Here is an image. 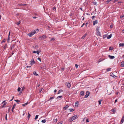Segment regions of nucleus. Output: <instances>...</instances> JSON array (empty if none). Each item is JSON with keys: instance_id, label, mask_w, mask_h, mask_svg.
Listing matches in <instances>:
<instances>
[{"instance_id": "864d4df0", "label": "nucleus", "mask_w": 124, "mask_h": 124, "mask_svg": "<svg viewBox=\"0 0 124 124\" xmlns=\"http://www.w3.org/2000/svg\"><path fill=\"white\" fill-rule=\"evenodd\" d=\"M25 89V87L24 86H23L22 88V90H23Z\"/></svg>"}, {"instance_id": "2eb2a0df", "label": "nucleus", "mask_w": 124, "mask_h": 124, "mask_svg": "<svg viewBox=\"0 0 124 124\" xmlns=\"http://www.w3.org/2000/svg\"><path fill=\"white\" fill-rule=\"evenodd\" d=\"M87 35V34L86 33L82 37L81 39H83Z\"/></svg>"}, {"instance_id": "4c0bfd02", "label": "nucleus", "mask_w": 124, "mask_h": 124, "mask_svg": "<svg viewBox=\"0 0 124 124\" xmlns=\"http://www.w3.org/2000/svg\"><path fill=\"white\" fill-rule=\"evenodd\" d=\"M20 89H21V88L20 87H19L18 88V89H17L18 91V92L20 91Z\"/></svg>"}, {"instance_id": "69168bd1", "label": "nucleus", "mask_w": 124, "mask_h": 124, "mask_svg": "<svg viewBox=\"0 0 124 124\" xmlns=\"http://www.w3.org/2000/svg\"><path fill=\"white\" fill-rule=\"evenodd\" d=\"M56 91H57L56 90V89H55V90H54V93H55V92H56Z\"/></svg>"}, {"instance_id": "dca6fc26", "label": "nucleus", "mask_w": 124, "mask_h": 124, "mask_svg": "<svg viewBox=\"0 0 124 124\" xmlns=\"http://www.w3.org/2000/svg\"><path fill=\"white\" fill-rule=\"evenodd\" d=\"M110 76L112 77H113L114 78H115V77H116L115 75L113 74V73H111L110 74Z\"/></svg>"}, {"instance_id": "5fc2aeb1", "label": "nucleus", "mask_w": 124, "mask_h": 124, "mask_svg": "<svg viewBox=\"0 0 124 124\" xmlns=\"http://www.w3.org/2000/svg\"><path fill=\"white\" fill-rule=\"evenodd\" d=\"M85 25V23H84L81 26V27H83V26Z\"/></svg>"}, {"instance_id": "0eeeda50", "label": "nucleus", "mask_w": 124, "mask_h": 124, "mask_svg": "<svg viewBox=\"0 0 124 124\" xmlns=\"http://www.w3.org/2000/svg\"><path fill=\"white\" fill-rule=\"evenodd\" d=\"M89 93L88 92H87L86 93V95L85 96V98H87L88 97V96L89 95Z\"/></svg>"}, {"instance_id": "9d476101", "label": "nucleus", "mask_w": 124, "mask_h": 124, "mask_svg": "<svg viewBox=\"0 0 124 124\" xmlns=\"http://www.w3.org/2000/svg\"><path fill=\"white\" fill-rule=\"evenodd\" d=\"M54 98V96L52 97L49 98V99L47 101H50V102Z\"/></svg>"}, {"instance_id": "f03ea898", "label": "nucleus", "mask_w": 124, "mask_h": 124, "mask_svg": "<svg viewBox=\"0 0 124 124\" xmlns=\"http://www.w3.org/2000/svg\"><path fill=\"white\" fill-rule=\"evenodd\" d=\"M100 28L99 27H97L96 28V34L97 35L100 36H101V34L100 32L99 31Z\"/></svg>"}, {"instance_id": "680f3d73", "label": "nucleus", "mask_w": 124, "mask_h": 124, "mask_svg": "<svg viewBox=\"0 0 124 124\" xmlns=\"http://www.w3.org/2000/svg\"><path fill=\"white\" fill-rule=\"evenodd\" d=\"M14 98V97H12V99L10 100V101H12V100H13V99Z\"/></svg>"}, {"instance_id": "f3484780", "label": "nucleus", "mask_w": 124, "mask_h": 124, "mask_svg": "<svg viewBox=\"0 0 124 124\" xmlns=\"http://www.w3.org/2000/svg\"><path fill=\"white\" fill-rule=\"evenodd\" d=\"M84 91H82L81 92L80 94V95L83 96L84 95Z\"/></svg>"}, {"instance_id": "bf43d9fd", "label": "nucleus", "mask_w": 124, "mask_h": 124, "mask_svg": "<svg viewBox=\"0 0 124 124\" xmlns=\"http://www.w3.org/2000/svg\"><path fill=\"white\" fill-rule=\"evenodd\" d=\"M22 93V91H21V92L20 91V92L19 93V95H21V93Z\"/></svg>"}, {"instance_id": "4be33fe9", "label": "nucleus", "mask_w": 124, "mask_h": 124, "mask_svg": "<svg viewBox=\"0 0 124 124\" xmlns=\"http://www.w3.org/2000/svg\"><path fill=\"white\" fill-rule=\"evenodd\" d=\"M33 74L34 75H35L36 76H38V75L36 73V72L35 71H34L33 72Z\"/></svg>"}, {"instance_id": "774afa93", "label": "nucleus", "mask_w": 124, "mask_h": 124, "mask_svg": "<svg viewBox=\"0 0 124 124\" xmlns=\"http://www.w3.org/2000/svg\"><path fill=\"white\" fill-rule=\"evenodd\" d=\"M122 32L123 33H124V29L122 31Z\"/></svg>"}, {"instance_id": "37998d69", "label": "nucleus", "mask_w": 124, "mask_h": 124, "mask_svg": "<svg viewBox=\"0 0 124 124\" xmlns=\"http://www.w3.org/2000/svg\"><path fill=\"white\" fill-rule=\"evenodd\" d=\"M62 123H63L62 121H61L59 123L57 124H62Z\"/></svg>"}, {"instance_id": "1a4fd4ad", "label": "nucleus", "mask_w": 124, "mask_h": 124, "mask_svg": "<svg viewBox=\"0 0 124 124\" xmlns=\"http://www.w3.org/2000/svg\"><path fill=\"white\" fill-rule=\"evenodd\" d=\"M108 56L111 59H113L115 58L114 56H111L110 55H109Z\"/></svg>"}, {"instance_id": "c03bdc74", "label": "nucleus", "mask_w": 124, "mask_h": 124, "mask_svg": "<svg viewBox=\"0 0 124 124\" xmlns=\"http://www.w3.org/2000/svg\"><path fill=\"white\" fill-rule=\"evenodd\" d=\"M95 16H93L92 17V19H93V20L94 18V17H95Z\"/></svg>"}, {"instance_id": "b1692460", "label": "nucleus", "mask_w": 124, "mask_h": 124, "mask_svg": "<svg viewBox=\"0 0 124 124\" xmlns=\"http://www.w3.org/2000/svg\"><path fill=\"white\" fill-rule=\"evenodd\" d=\"M41 122L43 123H45L46 122V120L45 119L43 120H42Z\"/></svg>"}, {"instance_id": "a211bd4d", "label": "nucleus", "mask_w": 124, "mask_h": 124, "mask_svg": "<svg viewBox=\"0 0 124 124\" xmlns=\"http://www.w3.org/2000/svg\"><path fill=\"white\" fill-rule=\"evenodd\" d=\"M112 36V34H111L110 35H109L107 37L108 39H110Z\"/></svg>"}, {"instance_id": "052dcab7", "label": "nucleus", "mask_w": 124, "mask_h": 124, "mask_svg": "<svg viewBox=\"0 0 124 124\" xmlns=\"http://www.w3.org/2000/svg\"><path fill=\"white\" fill-rule=\"evenodd\" d=\"M118 0H115L114 1V2L115 3L116 2V1H118Z\"/></svg>"}, {"instance_id": "393cba45", "label": "nucleus", "mask_w": 124, "mask_h": 124, "mask_svg": "<svg viewBox=\"0 0 124 124\" xmlns=\"http://www.w3.org/2000/svg\"><path fill=\"white\" fill-rule=\"evenodd\" d=\"M111 70V68H108L107 69L106 71H110Z\"/></svg>"}, {"instance_id": "423d86ee", "label": "nucleus", "mask_w": 124, "mask_h": 124, "mask_svg": "<svg viewBox=\"0 0 124 124\" xmlns=\"http://www.w3.org/2000/svg\"><path fill=\"white\" fill-rule=\"evenodd\" d=\"M65 84L68 88H70L71 86V84L69 82H67Z\"/></svg>"}, {"instance_id": "72a5a7b5", "label": "nucleus", "mask_w": 124, "mask_h": 124, "mask_svg": "<svg viewBox=\"0 0 124 124\" xmlns=\"http://www.w3.org/2000/svg\"><path fill=\"white\" fill-rule=\"evenodd\" d=\"M15 101H16L17 103H18V102H19L20 101H19V100H15Z\"/></svg>"}, {"instance_id": "412c9836", "label": "nucleus", "mask_w": 124, "mask_h": 124, "mask_svg": "<svg viewBox=\"0 0 124 124\" xmlns=\"http://www.w3.org/2000/svg\"><path fill=\"white\" fill-rule=\"evenodd\" d=\"M78 105V102L77 101L75 103V106L77 107Z\"/></svg>"}, {"instance_id": "6e6d98bb", "label": "nucleus", "mask_w": 124, "mask_h": 124, "mask_svg": "<svg viewBox=\"0 0 124 124\" xmlns=\"http://www.w3.org/2000/svg\"><path fill=\"white\" fill-rule=\"evenodd\" d=\"M9 39H9V37L8 36V42H9Z\"/></svg>"}, {"instance_id": "39448f33", "label": "nucleus", "mask_w": 124, "mask_h": 124, "mask_svg": "<svg viewBox=\"0 0 124 124\" xmlns=\"http://www.w3.org/2000/svg\"><path fill=\"white\" fill-rule=\"evenodd\" d=\"M35 63L33 58L32 59L31 61V65H32L35 64Z\"/></svg>"}, {"instance_id": "a878e982", "label": "nucleus", "mask_w": 124, "mask_h": 124, "mask_svg": "<svg viewBox=\"0 0 124 124\" xmlns=\"http://www.w3.org/2000/svg\"><path fill=\"white\" fill-rule=\"evenodd\" d=\"M6 104H7L6 102H4L3 104V105L2 106V108H3L4 107V106L6 105Z\"/></svg>"}, {"instance_id": "338daca9", "label": "nucleus", "mask_w": 124, "mask_h": 124, "mask_svg": "<svg viewBox=\"0 0 124 124\" xmlns=\"http://www.w3.org/2000/svg\"><path fill=\"white\" fill-rule=\"evenodd\" d=\"M64 70V68H62V71H63V70Z\"/></svg>"}, {"instance_id": "e433bc0d", "label": "nucleus", "mask_w": 124, "mask_h": 124, "mask_svg": "<svg viewBox=\"0 0 124 124\" xmlns=\"http://www.w3.org/2000/svg\"><path fill=\"white\" fill-rule=\"evenodd\" d=\"M113 49V48L112 47H110L109 48V50H111Z\"/></svg>"}, {"instance_id": "7ed1b4c3", "label": "nucleus", "mask_w": 124, "mask_h": 124, "mask_svg": "<svg viewBox=\"0 0 124 124\" xmlns=\"http://www.w3.org/2000/svg\"><path fill=\"white\" fill-rule=\"evenodd\" d=\"M36 33V31H33L31 32L30 33L28 34V35L30 37H31Z\"/></svg>"}, {"instance_id": "de8ad7c7", "label": "nucleus", "mask_w": 124, "mask_h": 124, "mask_svg": "<svg viewBox=\"0 0 124 124\" xmlns=\"http://www.w3.org/2000/svg\"><path fill=\"white\" fill-rule=\"evenodd\" d=\"M93 4L94 5H96V4H97V3L96 2H93Z\"/></svg>"}, {"instance_id": "a18cd8bd", "label": "nucleus", "mask_w": 124, "mask_h": 124, "mask_svg": "<svg viewBox=\"0 0 124 124\" xmlns=\"http://www.w3.org/2000/svg\"><path fill=\"white\" fill-rule=\"evenodd\" d=\"M20 23V21H19V22H18L16 24L17 25H19Z\"/></svg>"}, {"instance_id": "2f4dec72", "label": "nucleus", "mask_w": 124, "mask_h": 124, "mask_svg": "<svg viewBox=\"0 0 124 124\" xmlns=\"http://www.w3.org/2000/svg\"><path fill=\"white\" fill-rule=\"evenodd\" d=\"M111 111L113 112H116V110L115 109H112Z\"/></svg>"}, {"instance_id": "a19ab883", "label": "nucleus", "mask_w": 124, "mask_h": 124, "mask_svg": "<svg viewBox=\"0 0 124 124\" xmlns=\"http://www.w3.org/2000/svg\"><path fill=\"white\" fill-rule=\"evenodd\" d=\"M75 67L76 68H77L78 67V65L77 64H75Z\"/></svg>"}, {"instance_id": "ddd939ff", "label": "nucleus", "mask_w": 124, "mask_h": 124, "mask_svg": "<svg viewBox=\"0 0 124 124\" xmlns=\"http://www.w3.org/2000/svg\"><path fill=\"white\" fill-rule=\"evenodd\" d=\"M69 107V106H68V105H66L64 107H63V109H64L66 110L67 108H68Z\"/></svg>"}, {"instance_id": "aec40b11", "label": "nucleus", "mask_w": 124, "mask_h": 124, "mask_svg": "<svg viewBox=\"0 0 124 124\" xmlns=\"http://www.w3.org/2000/svg\"><path fill=\"white\" fill-rule=\"evenodd\" d=\"M121 65L122 67H124V62L122 61L121 63Z\"/></svg>"}, {"instance_id": "09e8293b", "label": "nucleus", "mask_w": 124, "mask_h": 124, "mask_svg": "<svg viewBox=\"0 0 124 124\" xmlns=\"http://www.w3.org/2000/svg\"><path fill=\"white\" fill-rule=\"evenodd\" d=\"M57 118H56L55 119H54V122H57Z\"/></svg>"}, {"instance_id": "c85d7f7f", "label": "nucleus", "mask_w": 124, "mask_h": 124, "mask_svg": "<svg viewBox=\"0 0 124 124\" xmlns=\"http://www.w3.org/2000/svg\"><path fill=\"white\" fill-rule=\"evenodd\" d=\"M62 91H63L62 90H60L58 91V94L60 93H61V92H62Z\"/></svg>"}, {"instance_id": "603ef678", "label": "nucleus", "mask_w": 124, "mask_h": 124, "mask_svg": "<svg viewBox=\"0 0 124 124\" xmlns=\"http://www.w3.org/2000/svg\"><path fill=\"white\" fill-rule=\"evenodd\" d=\"M124 16V15H122L120 16V18H123Z\"/></svg>"}, {"instance_id": "ea45409f", "label": "nucleus", "mask_w": 124, "mask_h": 124, "mask_svg": "<svg viewBox=\"0 0 124 124\" xmlns=\"http://www.w3.org/2000/svg\"><path fill=\"white\" fill-rule=\"evenodd\" d=\"M103 38L104 39H105L106 37V35H104L103 36Z\"/></svg>"}, {"instance_id": "f8f14e48", "label": "nucleus", "mask_w": 124, "mask_h": 124, "mask_svg": "<svg viewBox=\"0 0 124 124\" xmlns=\"http://www.w3.org/2000/svg\"><path fill=\"white\" fill-rule=\"evenodd\" d=\"M124 121V116H123L121 119V124H122Z\"/></svg>"}, {"instance_id": "5701e85b", "label": "nucleus", "mask_w": 124, "mask_h": 124, "mask_svg": "<svg viewBox=\"0 0 124 124\" xmlns=\"http://www.w3.org/2000/svg\"><path fill=\"white\" fill-rule=\"evenodd\" d=\"M28 104V102H27L26 103L22 104V105L23 106H25L27 105Z\"/></svg>"}, {"instance_id": "f704fd0d", "label": "nucleus", "mask_w": 124, "mask_h": 124, "mask_svg": "<svg viewBox=\"0 0 124 124\" xmlns=\"http://www.w3.org/2000/svg\"><path fill=\"white\" fill-rule=\"evenodd\" d=\"M101 100H99L98 101L100 105L101 104Z\"/></svg>"}, {"instance_id": "58836bf2", "label": "nucleus", "mask_w": 124, "mask_h": 124, "mask_svg": "<svg viewBox=\"0 0 124 124\" xmlns=\"http://www.w3.org/2000/svg\"><path fill=\"white\" fill-rule=\"evenodd\" d=\"M15 47V45H13L11 47V49H12L14 48Z\"/></svg>"}, {"instance_id": "49530a36", "label": "nucleus", "mask_w": 124, "mask_h": 124, "mask_svg": "<svg viewBox=\"0 0 124 124\" xmlns=\"http://www.w3.org/2000/svg\"><path fill=\"white\" fill-rule=\"evenodd\" d=\"M111 0H108L106 1V2H107V3H108Z\"/></svg>"}, {"instance_id": "13d9d810", "label": "nucleus", "mask_w": 124, "mask_h": 124, "mask_svg": "<svg viewBox=\"0 0 124 124\" xmlns=\"http://www.w3.org/2000/svg\"><path fill=\"white\" fill-rule=\"evenodd\" d=\"M6 40L5 39H4V40H3L2 41V43L5 42V41H6Z\"/></svg>"}, {"instance_id": "4d7b16f0", "label": "nucleus", "mask_w": 124, "mask_h": 124, "mask_svg": "<svg viewBox=\"0 0 124 124\" xmlns=\"http://www.w3.org/2000/svg\"><path fill=\"white\" fill-rule=\"evenodd\" d=\"M54 38H52L51 39V41L52 40H54Z\"/></svg>"}, {"instance_id": "79ce46f5", "label": "nucleus", "mask_w": 124, "mask_h": 124, "mask_svg": "<svg viewBox=\"0 0 124 124\" xmlns=\"http://www.w3.org/2000/svg\"><path fill=\"white\" fill-rule=\"evenodd\" d=\"M38 60L40 61V62H41V59L40 58H38L37 59Z\"/></svg>"}, {"instance_id": "6ab92c4d", "label": "nucleus", "mask_w": 124, "mask_h": 124, "mask_svg": "<svg viewBox=\"0 0 124 124\" xmlns=\"http://www.w3.org/2000/svg\"><path fill=\"white\" fill-rule=\"evenodd\" d=\"M69 110H70V112H72L74 111V109L73 108H70L69 109Z\"/></svg>"}, {"instance_id": "473e14b6", "label": "nucleus", "mask_w": 124, "mask_h": 124, "mask_svg": "<svg viewBox=\"0 0 124 124\" xmlns=\"http://www.w3.org/2000/svg\"><path fill=\"white\" fill-rule=\"evenodd\" d=\"M30 116H31L30 114L29 113H28V119H29L30 118Z\"/></svg>"}, {"instance_id": "c9c22d12", "label": "nucleus", "mask_w": 124, "mask_h": 124, "mask_svg": "<svg viewBox=\"0 0 124 124\" xmlns=\"http://www.w3.org/2000/svg\"><path fill=\"white\" fill-rule=\"evenodd\" d=\"M40 52V51H39L38 50L36 51V53H37L38 54H39Z\"/></svg>"}, {"instance_id": "0e129e2a", "label": "nucleus", "mask_w": 124, "mask_h": 124, "mask_svg": "<svg viewBox=\"0 0 124 124\" xmlns=\"http://www.w3.org/2000/svg\"><path fill=\"white\" fill-rule=\"evenodd\" d=\"M110 27L111 28H112L113 27L112 25H111L110 26Z\"/></svg>"}, {"instance_id": "8fccbe9b", "label": "nucleus", "mask_w": 124, "mask_h": 124, "mask_svg": "<svg viewBox=\"0 0 124 124\" xmlns=\"http://www.w3.org/2000/svg\"><path fill=\"white\" fill-rule=\"evenodd\" d=\"M86 121L87 122H89L88 119L87 118L86 119Z\"/></svg>"}, {"instance_id": "bb28decb", "label": "nucleus", "mask_w": 124, "mask_h": 124, "mask_svg": "<svg viewBox=\"0 0 124 124\" xmlns=\"http://www.w3.org/2000/svg\"><path fill=\"white\" fill-rule=\"evenodd\" d=\"M62 96H60L58 97L56 99H59L60 98H62Z\"/></svg>"}, {"instance_id": "3c124183", "label": "nucleus", "mask_w": 124, "mask_h": 124, "mask_svg": "<svg viewBox=\"0 0 124 124\" xmlns=\"http://www.w3.org/2000/svg\"><path fill=\"white\" fill-rule=\"evenodd\" d=\"M33 53H36V51H33Z\"/></svg>"}, {"instance_id": "e2e57ef3", "label": "nucleus", "mask_w": 124, "mask_h": 124, "mask_svg": "<svg viewBox=\"0 0 124 124\" xmlns=\"http://www.w3.org/2000/svg\"><path fill=\"white\" fill-rule=\"evenodd\" d=\"M117 100L116 99L115 100V103H116L117 102Z\"/></svg>"}, {"instance_id": "9b49d317", "label": "nucleus", "mask_w": 124, "mask_h": 124, "mask_svg": "<svg viewBox=\"0 0 124 124\" xmlns=\"http://www.w3.org/2000/svg\"><path fill=\"white\" fill-rule=\"evenodd\" d=\"M16 106V104H14L13 105V107L12 108V112H13V109H14L15 108V107Z\"/></svg>"}, {"instance_id": "6e6552de", "label": "nucleus", "mask_w": 124, "mask_h": 124, "mask_svg": "<svg viewBox=\"0 0 124 124\" xmlns=\"http://www.w3.org/2000/svg\"><path fill=\"white\" fill-rule=\"evenodd\" d=\"M98 23L97 20H96L94 21H93V25H94L96 24H97Z\"/></svg>"}, {"instance_id": "c756f323", "label": "nucleus", "mask_w": 124, "mask_h": 124, "mask_svg": "<svg viewBox=\"0 0 124 124\" xmlns=\"http://www.w3.org/2000/svg\"><path fill=\"white\" fill-rule=\"evenodd\" d=\"M38 115H36L35 116V120L37 119L38 118Z\"/></svg>"}, {"instance_id": "4468645a", "label": "nucleus", "mask_w": 124, "mask_h": 124, "mask_svg": "<svg viewBox=\"0 0 124 124\" xmlns=\"http://www.w3.org/2000/svg\"><path fill=\"white\" fill-rule=\"evenodd\" d=\"M124 46V43H120L119 44V46Z\"/></svg>"}, {"instance_id": "f257e3e1", "label": "nucleus", "mask_w": 124, "mask_h": 124, "mask_svg": "<svg viewBox=\"0 0 124 124\" xmlns=\"http://www.w3.org/2000/svg\"><path fill=\"white\" fill-rule=\"evenodd\" d=\"M78 117V116L76 115L74 116L71 117L69 119V121L71 122L77 118Z\"/></svg>"}, {"instance_id": "cd10ccee", "label": "nucleus", "mask_w": 124, "mask_h": 124, "mask_svg": "<svg viewBox=\"0 0 124 124\" xmlns=\"http://www.w3.org/2000/svg\"><path fill=\"white\" fill-rule=\"evenodd\" d=\"M26 5V4H19V5L20 6H25Z\"/></svg>"}, {"instance_id": "20e7f679", "label": "nucleus", "mask_w": 124, "mask_h": 124, "mask_svg": "<svg viewBox=\"0 0 124 124\" xmlns=\"http://www.w3.org/2000/svg\"><path fill=\"white\" fill-rule=\"evenodd\" d=\"M46 37L45 35H43L39 37V38H40L41 40H43L45 39Z\"/></svg>"}, {"instance_id": "7c9ffc66", "label": "nucleus", "mask_w": 124, "mask_h": 124, "mask_svg": "<svg viewBox=\"0 0 124 124\" xmlns=\"http://www.w3.org/2000/svg\"><path fill=\"white\" fill-rule=\"evenodd\" d=\"M7 46V45H6V44L4 46V47H3L4 49H6Z\"/></svg>"}]
</instances>
